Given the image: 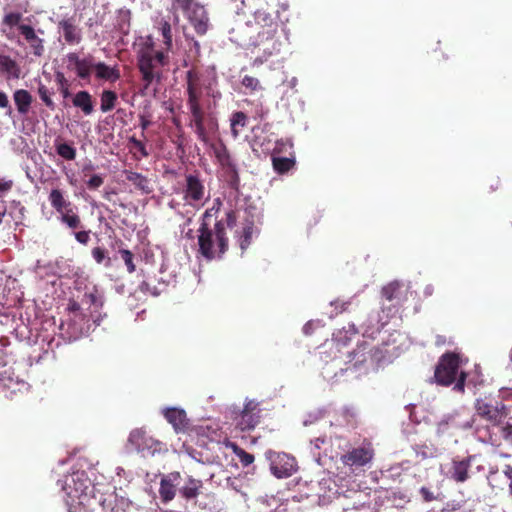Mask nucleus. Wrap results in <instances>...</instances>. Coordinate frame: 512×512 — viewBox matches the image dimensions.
<instances>
[{
  "mask_svg": "<svg viewBox=\"0 0 512 512\" xmlns=\"http://www.w3.org/2000/svg\"><path fill=\"white\" fill-rule=\"evenodd\" d=\"M0 108L6 110V114L11 116L13 110L9 102L8 96L5 92L0 90Z\"/></svg>",
  "mask_w": 512,
  "mask_h": 512,
  "instance_id": "51",
  "label": "nucleus"
},
{
  "mask_svg": "<svg viewBox=\"0 0 512 512\" xmlns=\"http://www.w3.org/2000/svg\"><path fill=\"white\" fill-rule=\"evenodd\" d=\"M174 143L176 144L177 147H183V145H184L183 136L179 135L177 140L174 141Z\"/></svg>",
  "mask_w": 512,
  "mask_h": 512,
  "instance_id": "62",
  "label": "nucleus"
},
{
  "mask_svg": "<svg viewBox=\"0 0 512 512\" xmlns=\"http://www.w3.org/2000/svg\"><path fill=\"white\" fill-rule=\"evenodd\" d=\"M118 96L115 91L103 90L100 95V110L103 113L112 111L117 104Z\"/></svg>",
  "mask_w": 512,
  "mask_h": 512,
  "instance_id": "31",
  "label": "nucleus"
},
{
  "mask_svg": "<svg viewBox=\"0 0 512 512\" xmlns=\"http://www.w3.org/2000/svg\"><path fill=\"white\" fill-rule=\"evenodd\" d=\"M195 0H173L172 6L174 9H180L185 13H188L193 9Z\"/></svg>",
  "mask_w": 512,
  "mask_h": 512,
  "instance_id": "44",
  "label": "nucleus"
},
{
  "mask_svg": "<svg viewBox=\"0 0 512 512\" xmlns=\"http://www.w3.org/2000/svg\"><path fill=\"white\" fill-rule=\"evenodd\" d=\"M72 103L75 107L81 109L85 115H90L94 111L92 95L86 90L78 91L74 95Z\"/></svg>",
  "mask_w": 512,
  "mask_h": 512,
  "instance_id": "27",
  "label": "nucleus"
},
{
  "mask_svg": "<svg viewBox=\"0 0 512 512\" xmlns=\"http://www.w3.org/2000/svg\"><path fill=\"white\" fill-rule=\"evenodd\" d=\"M242 4L248 6L250 9L257 6L255 0H242Z\"/></svg>",
  "mask_w": 512,
  "mask_h": 512,
  "instance_id": "61",
  "label": "nucleus"
},
{
  "mask_svg": "<svg viewBox=\"0 0 512 512\" xmlns=\"http://www.w3.org/2000/svg\"><path fill=\"white\" fill-rule=\"evenodd\" d=\"M191 119L189 126L194 129L197 138L204 144H209L211 138L218 132L217 118L211 113H205L202 105L188 107Z\"/></svg>",
  "mask_w": 512,
  "mask_h": 512,
  "instance_id": "5",
  "label": "nucleus"
},
{
  "mask_svg": "<svg viewBox=\"0 0 512 512\" xmlns=\"http://www.w3.org/2000/svg\"><path fill=\"white\" fill-rule=\"evenodd\" d=\"M185 181L183 198L190 205L195 206L194 203H199L204 199L205 186L197 174L186 175Z\"/></svg>",
  "mask_w": 512,
  "mask_h": 512,
  "instance_id": "15",
  "label": "nucleus"
},
{
  "mask_svg": "<svg viewBox=\"0 0 512 512\" xmlns=\"http://www.w3.org/2000/svg\"><path fill=\"white\" fill-rule=\"evenodd\" d=\"M75 239L83 244L86 245L90 241V231H79L75 233Z\"/></svg>",
  "mask_w": 512,
  "mask_h": 512,
  "instance_id": "54",
  "label": "nucleus"
},
{
  "mask_svg": "<svg viewBox=\"0 0 512 512\" xmlns=\"http://www.w3.org/2000/svg\"><path fill=\"white\" fill-rule=\"evenodd\" d=\"M159 30L163 37V43L165 45L166 50H170L172 48L171 24L167 20L161 19L159 22Z\"/></svg>",
  "mask_w": 512,
  "mask_h": 512,
  "instance_id": "37",
  "label": "nucleus"
},
{
  "mask_svg": "<svg viewBox=\"0 0 512 512\" xmlns=\"http://www.w3.org/2000/svg\"><path fill=\"white\" fill-rule=\"evenodd\" d=\"M188 18L198 35L206 34L209 18L204 7L195 4L193 9L188 12Z\"/></svg>",
  "mask_w": 512,
  "mask_h": 512,
  "instance_id": "20",
  "label": "nucleus"
},
{
  "mask_svg": "<svg viewBox=\"0 0 512 512\" xmlns=\"http://www.w3.org/2000/svg\"><path fill=\"white\" fill-rule=\"evenodd\" d=\"M225 216H226L225 220L222 219L224 221L225 228L226 227L233 228L236 225V222H237V213H236V211L229 210L228 212H226Z\"/></svg>",
  "mask_w": 512,
  "mask_h": 512,
  "instance_id": "52",
  "label": "nucleus"
},
{
  "mask_svg": "<svg viewBox=\"0 0 512 512\" xmlns=\"http://www.w3.org/2000/svg\"><path fill=\"white\" fill-rule=\"evenodd\" d=\"M253 222H247L243 227L242 234L239 238V245L242 251L246 250L251 244L252 233H253Z\"/></svg>",
  "mask_w": 512,
  "mask_h": 512,
  "instance_id": "39",
  "label": "nucleus"
},
{
  "mask_svg": "<svg viewBox=\"0 0 512 512\" xmlns=\"http://www.w3.org/2000/svg\"><path fill=\"white\" fill-rule=\"evenodd\" d=\"M509 415V409L505 403L492 394L476 398L474 402V414L465 423L464 428L473 429L475 436L480 427H490L498 421H504Z\"/></svg>",
  "mask_w": 512,
  "mask_h": 512,
  "instance_id": "3",
  "label": "nucleus"
},
{
  "mask_svg": "<svg viewBox=\"0 0 512 512\" xmlns=\"http://www.w3.org/2000/svg\"><path fill=\"white\" fill-rule=\"evenodd\" d=\"M266 42L267 45L263 48L262 55H259L254 59V66H260L263 63L267 62L268 59L273 55H277L280 53L281 43L275 39V36L272 39L264 40L261 44H265Z\"/></svg>",
  "mask_w": 512,
  "mask_h": 512,
  "instance_id": "24",
  "label": "nucleus"
},
{
  "mask_svg": "<svg viewBox=\"0 0 512 512\" xmlns=\"http://www.w3.org/2000/svg\"><path fill=\"white\" fill-rule=\"evenodd\" d=\"M129 142L133 146L132 149L136 150L141 155V157L146 158L149 156V152H148L145 144L141 140H138L135 137H131L129 139Z\"/></svg>",
  "mask_w": 512,
  "mask_h": 512,
  "instance_id": "47",
  "label": "nucleus"
},
{
  "mask_svg": "<svg viewBox=\"0 0 512 512\" xmlns=\"http://www.w3.org/2000/svg\"><path fill=\"white\" fill-rule=\"evenodd\" d=\"M0 72L5 74L8 79H19L21 68L9 55L0 54Z\"/></svg>",
  "mask_w": 512,
  "mask_h": 512,
  "instance_id": "25",
  "label": "nucleus"
},
{
  "mask_svg": "<svg viewBox=\"0 0 512 512\" xmlns=\"http://www.w3.org/2000/svg\"><path fill=\"white\" fill-rule=\"evenodd\" d=\"M167 63V56L162 51H157L151 46L140 49L137 55V67L143 81V92L156 81L160 82L161 68Z\"/></svg>",
  "mask_w": 512,
  "mask_h": 512,
  "instance_id": "4",
  "label": "nucleus"
},
{
  "mask_svg": "<svg viewBox=\"0 0 512 512\" xmlns=\"http://www.w3.org/2000/svg\"><path fill=\"white\" fill-rule=\"evenodd\" d=\"M226 447L230 448L234 452L244 467L249 466L254 462V456L239 447L236 443L228 441L226 443Z\"/></svg>",
  "mask_w": 512,
  "mask_h": 512,
  "instance_id": "32",
  "label": "nucleus"
},
{
  "mask_svg": "<svg viewBox=\"0 0 512 512\" xmlns=\"http://www.w3.org/2000/svg\"><path fill=\"white\" fill-rule=\"evenodd\" d=\"M467 373L461 371L455 380V385L453 390L459 393H464L465 391V383H466Z\"/></svg>",
  "mask_w": 512,
  "mask_h": 512,
  "instance_id": "49",
  "label": "nucleus"
},
{
  "mask_svg": "<svg viewBox=\"0 0 512 512\" xmlns=\"http://www.w3.org/2000/svg\"><path fill=\"white\" fill-rule=\"evenodd\" d=\"M19 32L29 44L31 53L35 57H42L45 53L44 39L40 38L30 25L19 26Z\"/></svg>",
  "mask_w": 512,
  "mask_h": 512,
  "instance_id": "18",
  "label": "nucleus"
},
{
  "mask_svg": "<svg viewBox=\"0 0 512 512\" xmlns=\"http://www.w3.org/2000/svg\"><path fill=\"white\" fill-rule=\"evenodd\" d=\"M140 127L142 129V135L144 136V131L151 125V121L144 115L139 116Z\"/></svg>",
  "mask_w": 512,
  "mask_h": 512,
  "instance_id": "56",
  "label": "nucleus"
},
{
  "mask_svg": "<svg viewBox=\"0 0 512 512\" xmlns=\"http://www.w3.org/2000/svg\"><path fill=\"white\" fill-rule=\"evenodd\" d=\"M141 291H150L149 283L147 281H143L140 285Z\"/></svg>",
  "mask_w": 512,
  "mask_h": 512,
  "instance_id": "63",
  "label": "nucleus"
},
{
  "mask_svg": "<svg viewBox=\"0 0 512 512\" xmlns=\"http://www.w3.org/2000/svg\"><path fill=\"white\" fill-rule=\"evenodd\" d=\"M61 92H62V95H63L64 98L69 96V90H68L67 85L61 87Z\"/></svg>",
  "mask_w": 512,
  "mask_h": 512,
  "instance_id": "64",
  "label": "nucleus"
},
{
  "mask_svg": "<svg viewBox=\"0 0 512 512\" xmlns=\"http://www.w3.org/2000/svg\"><path fill=\"white\" fill-rule=\"evenodd\" d=\"M248 122L247 115L242 111H236L231 115L230 128L231 135L234 139H237L243 129L246 127Z\"/></svg>",
  "mask_w": 512,
  "mask_h": 512,
  "instance_id": "30",
  "label": "nucleus"
},
{
  "mask_svg": "<svg viewBox=\"0 0 512 512\" xmlns=\"http://www.w3.org/2000/svg\"><path fill=\"white\" fill-rule=\"evenodd\" d=\"M38 95L43 103L50 109H54V102L51 98V92L44 84H39L38 86Z\"/></svg>",
  "mask_w": 512,
  "mask_h": 512,
  "instance_id": "42",
  "label": "nucleus"
},
{
  "mask_svg": "<svg viewBox=\"0 0 512 512\" xmlns=\"http://www.w3.org/2000/svg\"><path fill=\"white\" fill-rule=\"evenodd\" d=\"M22 20V14L20 12H9L5 14V16L2 19V25L7 26L10 29L13 27H17L19 29V26H22L21 24Z\"/></svg>",
  "mask_w": 512,
  "mask_h": 512,
  "instance_id": "40",
  "label": "nucleus"
},
{
  "mask_svg": "<svg viewBox=\"0 0 512 512\" xmlns=\"http://www.w3.org/2000/svg\"><path fill=\"white\" fill-rule=\"evenodd\" d=\"M92 257L96 261V263L101 264L106 260L105 266L108 267L111 264V260L106 256V250L102 247H94L92 249Z\"/></svg>",
  "mask_w": 512,
  "mask_h": 512,
  "instance_id": "43",
  "label": "nucleus"
},
{
  "mask_svg": "<svg viewBox=\"0 0 512 512\" xmlns=\"http://www.w3.org/2000/svg\"><path fill=\"white\" fill-rule=\"evenodd\" d=\"M225 174V180L228 184V186L235 190L236 192H239L240 189V177L238 174L237 166H234L232 168L224 169Z\"/></svg>",
  "mask_w": 512,
  "mask_h": 512,
  "instance_id": "36",
  "label": "nucleus"
},
{
  "mask_svg": "<svg viewBox=\"0 0 512 512\" xmlns=\"http://www.w3.org/2000/svg\"><path fill=\"white\" fill-rule=\"evenodd\" d=\"M255 24L240 23L230 31V40L239 46H259L264 40L272 39L278 29V23L270 13L262 8L254 12Z\"/></svg>",
  "mask_w": 512,
  "mask_h": 512,
  "instance_id": "2",
  "label": "nucleus"
},
{
  "mask_svg": "<svg viewBox=\"0 0 512 512\" xmlns=\"http://www.w3.org/2000/svg\"><path fill=\"white\" fill-rule=\"evenodd\" d=\"M128 440L139 452H147L149 454L160 451L162 446L159 440L148 435L147 431L142 428L132 430Z\"/></svg>",
  "mask_w": 512,
  "mask_h": 512,
  "instance_id": "11",
  "label": "nucleus"
},
{
  "mask_svg": "<svg viewBox=\"0 0 512 512\" xmlns=\"http://www.w3.org/2000/svg\"><path fill=\"white\" fill-rule=\"evenodd\" d=\"M211 146L214 148L215 157L223 170L237 166L223 142L220 141L219 143L212 144Z\"/></svg>",
  "mask_w": 512,
  "mask_h": 512,
  "instance_id": "28",
  "label": "nucleus"
},
{
  "mask_svg": "<svg viewBox=\"0 0 512 512\" xmlns=\"http://www.w3.org/2000/svg\"><path fill=\"white\" fill-rule=\"evenodd\" d=\"M221 206L222 201L216 198L213 205L203 213L198 229V251L209 261L221 259L229 248L224 221L217 220Z\"/></svg>",
  "mask_w": 512,
  "mask_h": 512,
  "instance_id": "1",
  "label": "nucleus"
},
{
  "mask_svg": "<svg viewBox=\"0 0 512 512\" xmlns=\"http://www.w3.org/2000/svg\"><path fill=\"white\" fill-rule=\"evenodd\" d=\"M60 220L70 229H77L81 227V218L73 211V208L60 214Z\"/></svg>",
  "mask_w": 512,
  "mask_h": 512,
  "instance_id": "35",
  "label": "nucleus"
},
{
  "mask_svg": "<svg viewBox=\"0 0 512 512\" xmlns=\"http://www.w3.org/2000/svg\"><path fill=\"white\" fill-rule=\"evenodd\" d=\"M374 457V449L371 443L354 448L351 451L341 456V461L344 465L353 467H362L372 461Z\"/></svg>",
  "mask_w": 512,
  "mask_h": 512,
  "instance_id": "12",
  "label": "nucleus"
},
{
  "mask_svg": "<svg viewBox=\"0 0 512 512\" xmlns=\"http://www.w3.org/2000/svg\"><path fill=\"white\" fill-rule=\"evenodd\" d=\"M13 101L16 106L17 112L20 115H27L30 111L33 102V96L26 89H17L13 92Z\"/></svg>",
  "mask_w": 512,
  "mask_h": 512,
  "instance_id": "21",
  "label": "nucleus"
},
{
  "mask_svg": "<svg viewBox=\"0 0 512 512\" xmlns=\"http://www.w3.org/2000/svg\"><path fill=\"white\" fill-rule=\"evenodd\" d=\"M477 439L485 444L500 447L503 443L512 446V423L498 421L490 427H480Z\"/></svg>",
  "mask_w": 512,
  "mask_h": 512,
  "instance_id": "6",
  "label": "nucleus"
},
{
  "mask_svg": "<svg viewBox=\"0 0 512 512\" xmlns=\"http://www.w3.org/2000/svg\"><path fill=\"white\" fill-rule=\"evenodd\" d=\"M266 457L270 461L272 474L277 478L290 477L297 471V463L293 456L269 450Z\"/></svg>",
  "mask_w": 512,
  "mask_h": 512,
  "instance_id": "8",
  "label": "nucleus"
},
{
  "mask_svg": "<svg viewBox=\"0 0 512 512\" xmlns=\"http://www.w3.org/2000/svg\"><path fill=\"white\" fill-rule=\"evenodd\" d=\"M93 170H94V166L91 163L84 165L82 168V172L85 176H87L88 172H91Z\"/></svg>",
  "mask_w": 512,
  "mask_h": 512,
  "instance_id": "59",
  "label": "nucleus"
},
{
  "mask_svg": "<svg viewBox=\"0 0 512 512\" xmlns=\"http://www.w3.org/2000/svg\"><path fill=\"white\" fill-rule=\"evenodd\" d=\"M95 77L98 80H104L109 82H116L120 79V71L117 66H109L104 62H96L95 65Z\"/></svg>",
  "mask_w": 512,
  "mask_h": 512,
  "instance_id": "22",
  "label": "nucleus"
},
{
  "mask_svg": "<svg viewBox=\"0 0 512 512\" xmlns=\"http://www.w3.org/2000/svg\"><path fill=\"white\" fill-rule=\"evenodd\" d=\"M203 483L199 479L188 477L185 484L180 488L181 496L186 500L195 499L200 494Z\"/></svg>",
  "mask_w": 512,
  "mask_h": 512,
  "instance_id": "29",
  "label": "nucleus"
},
{
  "mask_svg": "<svg viewBox=\"0 0 512 512\" xmlns=\"http://www.w3.org/2000/svg\"><path fill=\"white\" fill-rule=\"evenodd\" d=\"M503 474L509 480L508 489H509V495L512 498V465H509V464L505 465L504 469H503Z\"/></svg>",
  "mask_w": 512,
  "mask_h": 512,
  "instance_id": "55",
  "label": "nucleus"
},
{
  "mask_svg": "<svg viewBox=\"0 0 512 512\" xmlns=\"http://www.w3.org/2000/svg\"><path fill=\"white\" fill-rule=\"evenodd\" d=\"M181 475L179 472H171L162 477L160 481L159 494L164 503L170 502L176 495V486L179 484Z\"/></svg>",
  "mask_w": 512,
  "mask_h": 512,
  "instance_id": "19",
  "label": "nucleus"
},
{
  "mask_svg": "<svg viewBox=\"0 0 512 512\" xmlns=\"http://www.w3.org/2000/svg\"><path fill=\"white\" fill-rule=\"evenodd\" d=\"M124 175L127 181L132 183L136 189L141 191L143 194H150L153 188L150 185L149 179L138 172L132 170H124Z\"/></svg>",
  "mask_w": 512,
  "mask_h": 512,
  "instance_id": "23",
  "label": "nucleus"
},
{
  "mask_svg": "<svg viewBox=\"0 0 512 512\" xmlns=\"http://www.w3.org/2000/svg\"><path fill=\"white\" fill-rule=\"evenodd\" d=\"M118 252L126 265L128 273L135 272L136 266L134 264V254L130 250L125 248L119 249Z\"/></svg>",
  "mask_w": 512,
  "mask_h": 512,
  "instance_id": "41",
  "label": "nucleus"
},
{
  "mask_svg": "<svg viewBox=\"0 0 512 512\" xmlns=\"http://www.w3.org/2000/svg\"><path fill=\"white\" fill-rule=\"evenodd\" d=\"M64 40L69 45H78L82 41L81 28L76 24L74 17H66L59 21Z\"/></svg>",
  "mask_w": 512,
  "mask_h": 512,
  "instance_id": "17",
  "label": "nucleus"
},
{
  "mask_svg": "<svg viewBox=\"0 0 512 512\" xmlns=\"http://www.w3.org/2000/svg\"><path fill=\"white\" fill-rule=\"evenodd\" d=\"M68 69L74 70L77 77L82 80H89L95 69V58L88 54L81 58L78 53L70 52L66 55Z\"/></svg>",
  "mask_w": 512,
  "mask_h": 512,
  "instance_id": "10",
  "label": "nucleus"
},
{
  "mask_svg": "<svg viewBox=\"0 0 512 512\" xmlns=\"http://www.w3.org/2000/svg\"><path fill=\"white\" fill-rule=\"evenodd\" d=\"M241 83L245 88L249 89L251 92L261 88L259 80L252 76H244Z\"/></svg>",
  "mask_w": 512,
  "mask_h": 512,
  "instance_id": "46",
  "label": "nucleus"
},
{
  "mask_svg": "<svg viewBox=\"0 0 512 512\" xmlns=\"http://www.w3.org/2000/svg\"><path fill=\"white\" fill-rule=\"evenodd\" d=\"M187 106L201 105L203 97V86L200 73L191 69L186 73Z\"/></svg>",
  "mask_w": 512,
  "mask_h": 512,
  "instance_id": "13",
  "label": "nucleus"
},
{
  "mask_svg": "<svg viewBox=\"0 0 512 512\" xmlns=\"http://www.w3.org/2000/svg\"><path fill=\"white\" fill-rule=\"evenodd\" d=\"M475 456L469 455L465 458H453L446 476L456 483H464L470 478V467Z\"/></svg>",
  "mask_w": 512,
  "mask_h": 512,
  "instance_id": "14",
  "label": "nucleus"
},
{
  "mask_svg": "<svg viewBox=\"0 0 512 512\" xmlns=\"http://www.w3.org/2000/svg\"><path fill=\"white\" fill-rule=\"evenodd\" d=\"M13 185V180L0 177V197L10 192L13 188Z\"/></svg>",
  "mask_w": 512,
  "mask_h": 512,
  "instance_id": "50",
  "label": "nucleus"
},
{
  "mask_svg": "<svg viewBox=\"0 0 512 512\" xmlns=\"http://www.w3.org/2000/svg\"><path fill=\"white\" fill-rule=\"evenodd\" d=\"M56 80L61 85V87L65 86L67 84V80L63 73L57 72L56 73Z\"/></svg>",
  "mask_w": 512,
  "mask_h": 512,
  "instance_id": "57",
  "label": "nucleus"
},
{
  "mask_svg": "<svg viewBox=\"0 0 512 512\" xmlns=\"http://www.w3.org/2000/svg\"><path fill=\"white\" fill-rule=\"evenodd\" d=\"M331 304H332V305H335L336 309L340 308V312H342V311H345V310H346V305H347L348 303H344V302H343V303H340L339 301H335V302H332Z\"/></svg>",
  "mask_w": 512,
  "mask_h": 512,
  "instance_id": "60",
  "label": "nucleus"
},
{
  "mask_svg": "<svg viewBox=\"0 0 512 512\" xmlns=\"http://www.w3.org/2000/svg\"><path fill=\"white\" fill-rule=\"evenodd\" d=\"M401 287L398 281L391 282L382 288V295L388 301L398 299Z\"/></svg>",
  "mask_w": 512,
  "mask_h": 512,
  "instance_id": "38",
  "label": "nucleus"
},
{
  "mask_svg": "<svg viewBox=\"0 0 512 512\" xmlns=\"http://www.w3.org/2000/svg\"><path fill=\"white\" fill-rule=\"evenodd\" d=\"M261 409L259 403L255 400H249L245 403L239 418L236 422V429L242 432L251 431L260 423Z\"/></svg>",
  "mask_w": 512,
  "mask_h": 512,
  "instance_id": "9",
  "label": "nucleus"
},
{
  "mask_svg": "<svg viewBox=\"0 0 512 512\" xmlns=\"http://www.w3.org/2000/svg\"><path fill=\"white\" fill-rule=\"evenodd\" d=\"M48 200L51 206L59 213L67 211L72 208V203L68 201L64 192L58 188L52 189L49 193Z\"/></svg>",
  "mask_w": 512,
  "mask_h": 512,
  "instance_id": "26",
  "label": "nucleus"
},
{
  "mask_svg": "<svg viewBox=\"0 0 512 512\" xmlns=\"http://www.w3.org/2000/svg\"><path fill=\"white\" fill-rule=\"evenodd\" d=\"M84 298L90 305H93L96 308H101L103 306V300L97 292L86 293Z\"/></svg>",
  "mask_w": 512,
  "mask_h": 512,
  "instance_id": "48",
  "label": "nucleus"
},
{
  "mask_svg": "<svg viewBox=\"0 0 512 512\" xmlns=\"http://www.w3.org/2000/svg\"><path fill=\"white\" fill-rule=\"evenodd\" d=\"M165 419L172 425L176 433H186L190 428V420L186 412L179 408H166L163 411Z\"/></svg>",
  "mask_w": 512,
  "mask_h": 512,
  "instance_id": "16",
  "label": "nucleus"
},
{
  "mask_svg": "<svg viewBox=\"0 0 512 512\" xmlns=\"http://www.w3.org/2000/svg\"><path fill=\"white\" fill-rule=\"evenodd\" d=\"M6 202L4 200H0V224L2 223V219L6 214Z\"/></svg>",
  "mask_w": 512,
  "mask_h": 512,
  "instance_id": "58",
  "label": "nucleus"
},
{
  "mask_svg": "<svg viewBox=\"0 0 512 512\" xmlns=\"http://www.w3.org/2000/svg\"><path fill=\"white\" fill-rule=\"evenodd\" d=\"M103 183H104V178L101 175L93 174L86 181V186L89 190H97L103 185Z\"/></svg>",
  "mask_w": 512,
  "mask_h": 512,
  "instance_id": "45",
  "label": "nucleus"
},
{
  "mask_svg": "<svg viewBox=\"0 0 512 512\" xmlns=\"http://www.w3.org/2000/svg\"><path fill=\"white\" fill-rule=\"evenodd\" d=\"M55 149L57 154L67 160L72 161L76 158V148L66 142H56Z\"/></svg>",
  "mask_w": 512,
  "mask_h": 512,
  "instance_id": "34",
  "label": "nucleus"
},
{
  "mask_svg": "<svg viewBox=\"0 0 512 512\" xmlns=\"http://www.w3.org/2000/svg\"><path fill=\"white\" fill-rule=\"evenodd\" d=\"M272 164L278 174H284L290 171L295 165V159L287 157H273Z\"/></svg>",
  "mask_w": 512,
  "mask_h": 512,
  "instance_id": "33",
  "label": "nucleus"
},
{
  "mask_svg": "<svg viewBox=\"0 0 512 512\" xmlns=\"http://www.w3.org/2000/svg\"><path fill=\"white\" fill-rule=\"evenodd\" d=\"M419 493L425 502H432L437 499L433 491L427 487H421Z\"/></svg>",
  "mask_w": 512,
  "mask_h": 512,
  "instance_id": "53",
  "label": "nucleus"
},
{
  "mask_svg": "<svg viewBox=\"0 0 512 512\" xmlns=\"http://www.w3.org/2000/svg\"><path fill=\"white\" fill-rule=\"evenodd\" d=\"M460 358L456 353H444L434 371L435 382L441 386H450L459 375Z\"/></svg>",
  "mask_w": 512,
  "mask_h": 512,
  "instance_id": "7",
  "label": "nucleus"
}]
</instances>
